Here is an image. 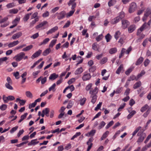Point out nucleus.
I'll use <instances>...</instances> for the list:
<instances>
[{"label": "nucleus", "instance_id": "nucleus-1", "mask_svg": "<svg viewBox=\"0 0 151 151\" xmlns=\"http://www.w3.org/2000/svg\"><path fill=\"white\" fill-rule=\"evenodd\" d=\"M25 54L23 52H20L15 56L14 59H15L16 61L19 62L25 56Z\"/></svg>", "mask_w": 151, "mask_h": 151}, {"label": "nucleus", "instance_id": "nucleus-2", "mask_svg": "<svg viewBox=\"0 0 151 151\" xmlns=\"http://www.w3.org/2000/svg\"><path fill=\"white\" fill-rule=\"evenodd\" d=\"M137 8V5L136 3L134 2H132L129 5V12L131 13L134 12Z\"/></svg>", "mask_w": 151, "mask_h": 151}, {"label": "nucleus", "instance_id": "nucleus-3", "mask_svg": "<svg viewBox=\"0 0 151 151\" xmlns=\"http://www.w3.org/2000/svg\"><path fill=\"white\" fill-rule=\"evenodd\" d=\"M148 16L150 18H151V19L149 20L147 24H146L147 25H148L150 26V25L151 23V11L149 9H147L145 11V17L144 18H145V17H147Z\"/></svg>", "mask_w": 151, "mask_h": 151}, {"label": "nucleus", "instance_id": "nucleus-4", "mask_svg": "<svg viewBox=\"0 0 151 151\" xmlns=\"http://www.w3.org/2000/svg\"><path fill=\"white\" fill-rule=\"evenodd\" d=\"M137 135L138 136H140L137 141V142L138 143L142 142L146 136V135L145 133H142V134H140V132L138 133Z\"/></svg>", "mask_w": 151, "mask_h": 151}, {"label": "nucleus", "instance_id": "nucleus-5", "mask_svg": "<svg viewBox=\"0 0 151 151\" xmlns=\"http://www.w3.org/2000/svg\"><path fill=\"white\" fill-rule=\"evenodd\" d=\"M42 51V50L40 49L39 50L32 55L31 57V58L34 59L35 58L38 57L41 54Z\"/></svg>", "mask_w": 151, "mask_h": 151}, {"label": "nucleus", "instance_id": "nucleus-6", "mask_svg": "<svg viewBox=\"0 0 151 151\" xmlns=\"http://www.w3.org/2000/svg\"><path fill=\"white\" fill-rule=\"evenodd\" d=\"M122 27L124 29L127 28L130 23L127 20L123 19L122 21Z\"/></svg>", "mask_w": 151, "mask_h": 151}, {"label": "nucleus", "instance_id": "nucleus-7", "mask_svg": "<svg viewBox=\"0 0 151 151\" xmlns=\"http://www.w3.org/2000/svg\"><path fill=\"white\" fill-rule=\"evenodd\" d=\"M147 26V24L146 23H145L143 24L140 28L137 30V35H139L144 29L146 28Z\"/></svg>", "mask_w": 151, "mask_h": 151}, {"label": "nucleus", "instance_id": "nucleus-8", "mask_svg": "<svg viewBox=\"0 0 151 151\" xmlns=\"http://www.w3.org/2000/svg\"><path fill=\"white\" fill-rule=\"evenodd\" d=\"M58 14L57 18L58 19L60 20L63 18L66 14V12L64 11H62L59 13H57Z\"/></svg>", "mask_w": 151, "mask_h": 151}, {"label": "nucleus", "instance_id": "nucleus-9", "mask_svg": "<svg viewBox=\"0 0 151 151\" xmlns=\"http://www.w3.org/2000/svg\"><path fill=\"white\" fill-rule=\"evenodd\" d=\"M22 33L21 32H19L14 34L12 37V38L13 40H15L19 38L22 36Z\"/></svg>", "mask_w": 151, "mask_h": 151}, {"label": "nucleus", "instance_id": "nucleus-10", "mask_svg": "<svg viewBox=\"0 0 151 151\" xmlns=\"http://www.w3.org/2000/svg\"><path fill=\"white\" fill-rule=\"evenodd\" d=\"M58 29V27L57 26H56L49 30L47 32L46 34L47 35L51 34L57 31Z\"/></svg>", "mask_w": 151, "mask_h": 151}, {"label": "nucleus", "instance_id": "nucleus-11", "mask_svg": "<svg viewBox=\"0 0 151 151\" xmlns=\"http://www.w3.org/2000/svg\"><path fill=\"white\" fill-rule=\"evenodd\" d=\"M47 23L48 22L47 21H44L41 22L39 24L37 25L35 27V28L36 29H38L39 28L43 27L47 24Z\"/></svg>", "mask_w": 151, "mask_h": 151}, {"label": "nucleus", "instance_id": "nucleus-12", "mask_svg": "<svg viewBox=\"0 0 151 151\" xmlns=\"http://www.w3.org/2000/svg\"><path fill=\"white\" fill-rule=\"evenodd\" d=\"M120 17H117L112 19L111 21V23L114 24L118 23L120 20Z\"/></svg>", "mask_w": 151, "mask_h": 151}, {"label": "nucleus", "instance_id": "nucleus-13", "mask_svg": "<svg viewBox=\"0 0 151 151\" xmlns=\"http://www.w3.org/2000/svg\"><path fill=\"white\" fill-rule=\"evenodd\" d=\"M91 78L90 74L88 73L84 74L82 77V79L84 81H86L89 80Z\"/></svg>", "mask_w": 151, "mask_h": 151}, {"label": "nucleus", "instance_id": "nucleus-14", "mask_svg": "<svg viewBox=\"0 0 151 151\" xmlns=\"http://www.w3.org/2000/svg\"><path fill=\"white\" fill-rule=\"evenodd\" d=\"M19 43V41L18 40H17L13 41L12 42H10L8 45L9 48H11L17 45Z\"/></svg>", "mask_w": 151, "mask_h": 151}, {"label": "nucleus", "instance_id": "nucleus-15", "mask_svg": "<svg viewBox=\"0 0 151 151\" xmlns=\"http://www.w3.org/2000/svg\"><path fill=\"white\" fill-rule=\"evenodd\" d=\"M16 101L17 102L19 101V103L21 106H23L24 105L26 101V100H25L21 99L19 98H17L16 99Z\"/></svg>", "mask_w": 151, "mask_h": 151}, {"label": "nucleus", "instance_id": "nucleus-16", "mask_svg": "<svg viewBox=\"0 0 151 151\" xmlns=\"http://www.w3.org/2000/svg\"><path fill=\"white\" fill-rule=\"evenodd\" d=\"M37 140V139H33L31 141L29 142L28 144V145H35L39 143V141H36Z\"/></svg>", "mask_w": 151, "mask_h": 151}, {"label": "nucleus", "instance_id": "nucleus-17", "mask_svg": "<svg viewBox=\"0 0 151 151\" xmlns=\"http://www.w3.org/2000/svg\"><path fill=\"white\" fill-rule=\"evenodd\" d=\"M135 26L134 25H132L128 28V31L129 33L133 32L135 29Z\"/></svg>", "mask_w": 151, "mask_h": 151}, {"label": "nucleus", "instance_id": "nucleus-18", "mask_svg": "<svg viewBox=\"0 0 151 151\" xmlns=\"http://www.w3.org/2000/svg\"><path fill=\"white\" fill-rule=\"evenodd\" d=\"M98 92V88L97 87H96L94 89L91 90L90 92V93L91 95H96Z\"/></svg>", "mask_w": 151, "mask_h": 151}, {"label": "nucleus", "instance_id": "nucleus-19", "mask_svg": "<svg viewBox=\"0 0 151 151\" xmlns=\"http://www.w3.org/2000/svg\"><path fill=\"white\" fill-rule=\"evenodd\" d=\"M58 77V75L56 74L55 73H53L50 75L49 78L50 80H54Z\"/></svg>", "mask_w": 151, "mask_h": 151}, {"label": "nucleus", "instance_id": "nucleus-20", "mask_svg": "<svg viewBox=\"0 0 151 151\" xmlns=\"http://www.w3.org/2000/svg\"><path fill=\"white\" fill-rule=\"evenodd\" d=\"M116 0H110L108 2V6L109 7L113 6L116 4Z\"/></svg>", "mask_w": 151, "mask_h": 151}, {"label": "nucleus", "instance_id": "nucleus-21", "mask_svg": "<svg viewBox=\"0 0 151 151\" xmlns=\"http://www.w3.org/2000/svg\"><path fill=\"white\" fill-rule=\"evenodd\" d=\"M51 51V50L50 48L47 49L43 52L42 55L45 56L48 55Z\"/></svg>", "mask_w": 151, "mask_h": 151}, {"label": "nucleus", "instance_id": "nucleus-22", "mask_svg": "<svg viewBox=\"0 0 151 151\" xmlns=\"http://www.w3.org/2000/svg\"><path fill=\"white\" fill-rule=\"evenodd\" d=\"M123 67L122 65H120L119 67L118 68L116 71V73L117 74H119L120 73L122 70L123 69Z\"/></svg>", "mask_w": 151, "mask_h": 151}, {"label": "nucleus", "instance_id": "nucleus-23", "mask_svg": "<svg viewBox=\"0 0 151 151\" xmlns=\"http://www.w3.org/2000/svg\"><path fill=\"white\" fill-rule=\"evenodd\" d=\"M91 97L92 98L91 102L94 104L96 100L97 96L96 95H91Z\"/></svg>", "mask_w": 151, "mask_h": 151}, {"label": "nucleus", "instance_id": "nucleus-24", "mask_svg": "<svg viewBox=\"0 0 151 151\" xmlns=\"http://www.w3.org/2000/svg\"><path fill=\"white\" fill-rule=\"evenodd\" d=\"M143 60V58L142 57H140L137 60L135 63L136 65H138L141 64Z\"/></svg>", "mask_w": 151, "mask_h": 151}, {"label": "nucleus", "instance_id": "nucleus-25", "mask_svg": "<svg viewBox=\"0 0 151 151\" xmlns=\"http://www.w3.org/2000/svg\"><path fill=\"white\" fill-rule=\"evenodd\" d=\"M141 85V82L139 81L136 83L133 86V88L134 89H137L138 88L140 87Z\"/></svg>", "mask_w": 151, "mask_h": 151}, {"label": "nucleus", "instance_id": "nucleus-26", "mask_svg": "<svg viewBox=\"0 0 151 151\" xmlns=\"http://www.w3.org/2000/svg\"><path fill=\"white\" fill-rule=\"evenodd\" d=\"M27 115V113H25L24 114L22 115L20 117V119L18 123H20L26 117Z\"/></svg>", "mask_w": 151, "mask_h": 151}, {"label": "nucleus", "instance_id": "nucleus-27", "mask_svg": "<svg viewBox=\"0 0 151 151\" xmlns=\"http://www.w3.org/2000/svg\"><path fill=\"white\" fill-rule=\"evenodd\" d=\"M83 71V69L82 67L77 69L75 71V73L76 75H77L81 73Z\"/></svg>", "mask_w": 151, "mask_h": 151}, {"label": "nucleus", "instance_id": "nucleus-28", "mask_svg": "<svg viewBox=\"0 0 151 151\" xmlns=\"http://www.w3.org/2000/svg\"><path fill=\"white\" fill-rule=\"evenodd\" d=\"M136 112L134 110L132 111L130 114L128 115L127 118L128 119H130L136 113Z\"/></svg>", "mask_w": 151, "mask_h": 151}, {"label": "nucleus", "instance_id": "nucleus-29", "mask_svg": "<svg viewBox=\"0 0 151 151\" xmlns=\"http://www.w3.org/2000/svg\"><path fill=\"white\" fill-rule=\"evenodd\" d=\"M50 40V39L49 38H45L42 42L40 43L39 45L40 46L42 45H43L46 44Z\"/></svg>", "mask_w": 151, "mask_h": 151}, {"label": "nucleus", "instance_id": "nucleus-30", "mask_svg": "<svg viewBox=\"0 0 151 151\" xmlns=\"http://www.w3.org/2000/svg\"><path fill=\"white\" fill-rule=\"evenodd\" d=\"M33 47V45H31L24 48L22 50V51H27L31 49Z\"/></svg>", "mask_w": 151, "mask_h": 151}, {"label": "nucleus", "instance_id": "nucleus-31", "mask_svg": "<svg viewBox=\"0 0 151 151\" xmlns=\"http://www.w3.org/2000/svg\"><path fill=\"white\" fill-rule=\"evenodd\" d=\"M92 48L94 50L97 51L99 50V47L96 43H93L92 45Z\"/></svg>", "mask_w": 151, "mask_h": 151}, {"label": "nucleus", "instance_id": "nucleus-32", "mask_svg": "<svg viewBox=\"0 0 151 151\" xmlns=\"http://www.w3.org/2000/svg\"><path fill=\"white\" fill-rule=\"evenodd\" d=\"M109 133V132L108 131H106L105 133H104L101 137V140H103L105 139L107 137Z\"/></svg>", "mask_w": 151, "mask_h": 151}, {"label": "nucleus", "instance_id": "nucleus-33", "mask_svg": "<svg viewBox=\"0 0 151 151\" xmlns=\"http://www.w3.org/2000/svg\"><path fill=\"white\" fill-rule=\"evenodd\" d=\"M149 106L147 104H145L144 106H143L140 109V111L142 112L145 111L147 109H149Z\"/></svg>", "mask_w": 151, "mask_h": 151}, {"label": "nucleus", "instance_id": "nucleus-34", "mask_svg": "<svg viewBox=\"0 0 151 151\" xmlns=\"http://www.w3.org/2000/svg\"><path fill=\"white\" fill-rule=\"evenodd\" d=\"M39 20V18L38 17H37L35 18L34 20L32 21L30 23V25L31 27H32L34 24H35Z\"/></svg>", "mask_w": 151, "mask_h": 151}, {"label": "nucleus", "instance_id": "nucleus-35", "mask_svg": "<svg viewBox=\"0 0 151 151\" xmlns=\"http://www.w3.org/2000/svg\"><path fill=\"white\" fill-rule=\"evenodd\" d=\"M25 94L26 96L28 98H32V93L29 91H27L26 92Z\"/></svg>", "mask_w": 151, "mask_h": 151}, {"label": "nucleus", "instance_id": "nucleus-36", "mask_svg": "<svg viewBox=\"0 0 151 151\" xmlns=\"http://www.w3.org/2000/svg\"><path fill=\"white\" fill-rule=\"evenodd\" d=\"M42 111H44V113L47 116H49V113L50 112V109L49 108H47L43 110Z\"/></svg>", "mask_w": 151, "mask_h": 151}, {"label": "nucleus", "instance_id": "nucleus-37", "mask_svg": "<svg viewBox=\"0 0 151 151\" xmlns=\"http://www.w3.org/2000/svg\"><path fill=\"white\" fill-rule=\"evenodd\" d=\"M96 130H92L88 133L87 134H86V135L88 136H93Z\"/></svg>", "mask_w": 151, "mask_h": 151}, {"label": "nucleus", "instance_id": "nucleus-38", "mask_svg": "<svg viewBox=\"0 0 151 151\" xmlns=\"http://www.w3.org/2000/svg\"><path fill=\"white\" fill-rule=\"evenodd\" d=\"M32 14L31 13L27 14L25 15L24 17L23 18V20L24 21H27L29 18V16Z\"/></svg>", "mask_w": 151, "mask_h": 151}, {"label": "nucleus", "instance_id": "nucleus-39", "mask_svg": "<svg viewBox=\"0 0 151 151\" xmlns=\"http://www.w3.org/2000/svg\"><path fill=\"white\" fill-rule=\"evenodd\" d=\"M12 84V83H6L5 86L8 89L12 90L13 89V88L11 85Z\"/></svg>", "mask_w": 151, "mask_h": 151}, {"label": "nucleus", "instance_id": "nucleus-40", "mask_svg": "<svg viewBox=\"0 0 151 151\" xmlns=\"http://www.w3.org/2000/svg\"><path fill=\"white\" fill-rule=\"evenodd\" d=\"M105 37L106 40V42H109L110 41L111 37L110 35L108 33L105 36Z\"/></svg>", "mask_w": 151, "mask_h": 151}, {"label": "nucleus", "instance_id": "nucleus-41", "mask_svg": "<svg viewBox=\"0 0 151 151\" xmlns=\"http://www.w3.org/2000/svg\"><path fill=\"white\" fill-rule=\"evenodd\" d=\"M57 41V40H52L49 45V47H52L55 44Z\"/></svg>", "mask_w": 151, "mask_h": 151}, {"label": "nucleus", "instance_id": "nucleus-42", "mask_svg": "<svg viewBox=\"0 0 151 151\" xmlns=\"http://www.w3.org/2000/svg\"><path fill=\"white\" fill-rule=\"evenodd\" d=\"M56 86V85L55 83H54L52 86L50 87L49 88V91H55V88Z\"/></svg>", "mask_w": 151, "mask_h": 151}, {"label": "nucleus", "instance_id": "nucleus-43", "mask_svg": "<svg viewBox=\"0 0 151 151\" xmlns=\"http://www.w3.org/2000/svg\"><path fill=\"white\" fill-rule=\"evenodd\" d=\"M18 11L17 9H13L9 10V12L10 14L13 13L14 14H17Z\"/></svg>", "mask_w": 151, "mask_h": 151}, {"label": "nucleus", "instance_id": "nucleus-44", "mask_svg": "<svg viewBox=\"0 0 151 151\" xmlns=\"http://www.w3.org/2000/svg\"><path fill=\"white\" fill-rule=\"evenodd\" d=\"M103 37V36L102 34H101L98 36L96 38V40L99 42L101 40Z\"/></svg>", "mask_w": 151, "mask_h": 151}, {"label": "nucleus", "instance_id": "nucleus-45", "mask_svg": "<svg viewBox=\"0 0 151 151\" xmlns=\"http://www.w3.org/2000/svg\"><path fill=\"white\" fill-rule=\"evenodd\" d=\"M86 99L85 98H83L80 100V104L81 106H83L85 103Z\"/></svg>", "mask_w": 151, "mask_h": 151}, {"label": "nucleus", "instance_id": "nucleus-46", "mask_svg": "<svg viewBox=\"0 0 151 151\" xmlns=\"http://www.w3.org/2000/svg\"><path fill=\"white\" fill-rule=\"evenodd\" d=\"M117 51L116 48H114L110 49L109 51V52L111 54H113L116 53Z\"/></svg>", "mask_w": 151, "mask_h": 151}, {"label": "nucleus", "instance_id": "nucleus-47", "mask_svg": "<svg viewBox=\"0 0 151 151\" xmlns=\"http://www.w3.org/2000/svg\"><path fill=\"white\" fill-rule=\"evenodd\" d=\"M120 35V32L119 31H116L114 35V37L116 40H117L119 37Z\"/></svg>", "mask_w": 151, "mask_h": 151}, {"label": "nucleus", "instance_id": "nucleus-48", "mask_svg": "<svg viewBox=\"0 0 151 151\" xmlns=\"http://www.w3.org/2000/svg\"><path fill=\"white\" fill-rule=\"evenodd\" d=\"M106 123L104 121H102L100 123L99 126L98 127V129H100L104 127Z\"/></svg>", "mask_w": 151, "mask_h": 151}, {"label": "nucleus", "instance_id": "nucleus-49", "mask_svg": "<svg viewBox=\"0 0 151 151\" xmlns=\"http://www.w3.org/2000/svg\"><path fill=\"white\" fill-rule=\"evenodd\" d=\"M8 19V18L7 17H5L3 18L2 17L0 18V23H3L4 22Z\"/></svg>", "mask_w": 151, "mask_h": 151}, {"label": "nucleus", "instance_id": "nucleus-50", "mask_svg": "<svg viewBox=\"0 0 151 151\" xmlns=\"http://www.w3.org/2000/svg\"><path fill=\"white\" fill-rule=\"evenodd\" d=\"M137 78H136V76L134 75H132L129 78L128 80V81H133L134 80H136L137 79Z\"/></svg>", "mask_w": 151, "mask_h": 151}, {"label": "nucleus", "instance_id": "nucleus-51", "mask_svg": "<svg viewBox=\"0 0 151 151\" xmlns=\"http://www.w3.org/2000/svg\"><path fill=\"white\" fill-rule=\"evenodd\" d=\"M3 99L4 101V102L5 103H7L8 102V97H6L5 95H3Z\"/></svg>", "mask_w": 151, "mask_h": 151}, {"label": "nucleus", "instance_id": "nucleus-52", "mask_svg": "<svg viewBox=\"0 0 151 151\" xmlns=\"http://www.w3.org/2000/svg\"><path fill=\"white\" fill-rule=\"evenodd\" d=\"M125 49L124 48H122L121 50V52L120 54H119V58H121L122 57L124 53L125 52Z\"/></svg>", "mask_w": 151, "mask_h": 151}, {"label": "nucleus", "instance_id": "nucleus-53", "mask_svg": "<svg viewBox=\"0 0 151 151\" xmlns=\"http://www.w3.org/2000/svg\"><path fill=\"white\" fill-rule=\"evenodd\" d=\"M133 69V68H129L127 71H126L125 72V74L127 75H129L130 73L132 71Z\"/></svg>", "mask_w": 151, "mask_h": 151}, {"label": "nucleus", "instance_id": "nucleus-54", "mask_svg": "<svg viewBox=\"0 0 151 151\" xmlns=\"http://www.w3.org/2000/svg\"><path fill=\"white\" fill-rule=\"evenodd\" d=\"M102 104V102H100L98 104H97V106L95 108V111H97L101 107Z\"/></svg>", "mask_w": 151, "mask_h": 151}, {"label": "nucleus", "instance_id": "nucleus-55", "mask_svg": "<svg viewBox=\"0 0 151 151\" xmlns=\"http://www.w3.org/2000/svg\"><path fill=\"white\" fill-rule=\"evenodd\" d=\"M14 6V5L13 3H10L6 5V6L7 8H10L13 7Z\"/></svg>", "mask_w": 151, "mask_h": 151}, {"label": "nucleus", "instance_id": "nucleus-56", "mask_svg": "<svg viewBox=\"0 0 151 151\" xmlns=\"http://www.w3.org/2000/svg\"><path fill=\"white\" fill-rule=\"evenodd\" d=\"M114 123V122L113 121H111L106 126V129L109 128Z\"/></svg>", "mask_w": 151, "mask_h": 151}, {"label": "nucleus", "instance_id": "nucleus-57", "mask_svg": "<svg viewBox=\"0 0 151 151\" xmlns=\"http://www.w3.org/2000/svg\"><path fill=\"white\" fill-rule=\"evenodd\" d=\"M145 72L144 71L142 70V71H141V73L140 74H139L138 75H137V79H136V81L139 78H140V77H141V76H142L143 75H144L145 74Z\"/></svg>", "mask_w": 151, "mask_h": 151}, {"label": "nucleus", "instance_id": "nucleus-58", "mask_svg": "<svg viewBox=\"0 0 151 151\" xmlns=\"http://www.w3.org/2000/svg\"><path fill=\"white\" fill-rule=\"evenodd\" d=\"M69 43L68 42H66L65 43H64L63 45L61 47L62 48H67L69 46Z\"/></svg>", "mask_w": 151, "mask_h": 151}, {"label": "nucleus", "instance_id": "nucleus-59", "mask_svg": "<svg viewBox=\"0 0 151 151\" xmlns=\"http://www.w3.org/2000/svg\"><path fill=\"white\" fill-rule=\"evenodd\" d=\"M7 60V58L6 57H3L0 58V65H1L4 61H6Z\"/></svg>", "mask_w": 151, "mask_h": 151}, {"label": "nucleus", "instance_id": "nucleus-60", "mask_svg": "<svg viewBox=\"0 0 151 151\" xmlns=\"http://www.w3.org/2000/svg\"><path fill=\"white\" fill-rule=\"evenodd\" d=\"M7 105L6 104H2L1 106H0V109L1 110H4L7 108Z\"/></svg>", "mask_w": 151, "mask_h": 151}, {"label": "nucleus", "instance_id": "nucleus-61", "mask_svg": "<svg viewBox=\"0 0 151 151\" xmlns=\"http://www.w3.org/2000/svg\"><path fill=\"white\" fill-rule=\"evenodd\" d=\"M150 109H148L147 111L144 114L143 116L145 118L147 116L148 114L150 113Z\"/></svg>", "mask_w": 151, "mask_h": 151}, {"label": "nucleus", "instance_id": "nucleus-62", "mask_svg": "<svg viewBox=\"0 0 151 151\" xmlns=\"http://www.w3.org/2000/svg\"><path fill=\"white\" fill-rule=\"evenodd\" d=\"M75 10H72L69 12L67 14V17H69L71 16L74 13Z\"/></svg>", "mask_w": 151, "mask_h": 151}, {"label": "nucleus", "instance_id": "nucleus-63", "mask_svg": "<svg viewBox=\"0 0 151 151\" xmlns=\"http://www.w3.org/2000/svg\"><path fill=\"white\" fill-rule=\"evenodd\" d=\"M36 103L34 101V102L32 104H29V109H31L32 107H35L36 105Z\"/></svg>", "mask_w": 151, "mask_h": 151}, {"label": "nucleus", "instance_id": "nucleus-64", "mask_svg": "<svg viewBox=\"0 0 151 151\" xmlns=\"http://www.w3.org/2000/svg\"><path fill=\"white\" fill-rule=\"evenodd\" d=\"M151 138V133L147 137L146 140L144 141L145 143H146Z\"/></svg>", "mask_w": 151, "mask_h": 151}]
</instances>
